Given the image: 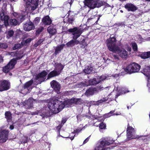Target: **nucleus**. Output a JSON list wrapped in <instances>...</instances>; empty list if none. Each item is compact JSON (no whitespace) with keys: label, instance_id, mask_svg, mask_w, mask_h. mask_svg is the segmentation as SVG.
<instances>
[{"label":"nucleus","instance_id":"1","mask_svg":"<svg viewBox=\"0 0 150 150\" xmlns=\"http://www.w3.org/2000/svg\"><path fill=\"white\" fill-rule=\"evenodd\" d=\"M82 102L79 98H72L65 100L64 103L58 99L53 98L48 103V107L52 113H57L59 112L65 106L69 107L74 104H80Z\"/></svg>","mask_w":150,"mask_h":150},{"label":"nucleus","instance_id":"2","mask_svg":"<svg viewBox=\"0 0 150 150\" xmlns=\"http://www.w3.org/2000/svg\"><path fill=\"white\" fill-rule=\"evenodd\" d=\"M116 40L114 37L110 38L106 41L107 46L109 50L114 52H117L120 56L125 58L127 55V52L124 49L120 50L116 45Z\"/></svg>","mask_w":150,"mask_h":150},{"label":"nucleus","instance_id":"3","mask_svg":"<svg viewBox=\"0 0 150 150\" xmlns=\"http://www.w3.org/2000/svg\"><path fill=\"white\" fill-rule=\"evenodd\" d=\"M69 31L72 32L73 35V39L70 40L66 44V45L68 47H73L75 45H77L80 43V41L77 40L78 38L82 33V32L81 29H78L74 28L73 29H70Z\"/></svg>","mask_w":150,"mask_h":150},{"label":"nucleus","instance_id":"4","mask_svg":"<svg viewBox=\"0 0 150 150\" xmlns=\"http://www.w3.org/2000/svg\"><path fill=\"white\" fill-rule=\"evenodd\" d=\"M83 2L85 6L92 9L99 8L103 5L106 7H110V5L100 0H85Z\"/></svg>","mask_w":150,"mask_h":150},{"label":"nucleus","instance_id":"5","mask_svg":"<svg viewBox=\"0 0 150 150\" xmlns=\"http://www.w3.org/2000/svg\"><path fill=\"white\" fill-rule=\"evenodd\" d=\"M113 143L112 141H106L105 139H102L96 145L94 150H109L110 149V147H106V146H109Z\"/></svg>","mask_w":150,"mask_h":150},{"label":"nucleus","instance_id":"6","mask_svg":"<svg viewBox=\"0 0 150 150\" xmlns=\"http://www.w3.org/2000/svg\"><path fill=\"white\" fill-rule=\"evenodd\" d=\"M140 68V66L136 63H133L129 64L126 68L125 71L127 72L131 73L138 72Z\"/></svg>","mask_w":150,"mask_h":150},{"label":"nucleus","instance_id":"7","mask_svg":"<svg viewBox=\"0 0 150 150\" xmlns=\"http://www.w3.org/2000/svg\"><path fill=\"white\" fill-rule=\"evenodd\" d=\"M106 79V77L104 75H103L100 77H98L97 78H94L89 81L88 84L87 82L85 83L82 82L81 83V86H87L89 85H94L99 83L101 81L105 80Z\"/></svg>","mask_w":150,"mask_h":150},{"label":"nucleus","instance_id":"8","mask_svg":"<svg viewBox=\"0 0 150 150\" xmlns=\"http://www.w3.org/2000/svg\"><path fill=\"white\" fill-rule=\"evenodd\" d=\"M22 57L20 58L18 57L16 58H14L11 60L8 64L7 65L3 68L4 72L7 73L12 69L14 67V65L16 63V60L20 59Z\"/></svg>","mask_w":150,"mask_h":150},{"label":"nucleus","instance_id":"9","mask_svg":"<svg viewBox=\"0 0 150 150\" xmlns=\"http://www.w3.org/2000/svg\"><path fill=\"white\" fill-rule=\"evenodd\" d=\"M38 0H29L26 4V8L29 11L35 10L38 6Z\"/></svg>","mask_w":150,"mask_h":150},{"label":"nucleus","instance_id":"10","mask_svg":"<svg viewBox=\"0 0 150 150\" xmlns=\"http://www.w3.org/2000/svg\"><path fill=\"white\" fill-rule=\"evenodd\" d=\"M127 137L129 139L136 138L137 137L136 135L134 129L128 125L127 129Z\"/></svg>","mask_w":150,"mask_h":150},{"label":"nucleus","instance_id":"11","mask_svg":"<svg viewBox=\"0 0 150 150\" xmlns=\"http://www.w3.org/2000/svg\"><path fill=\"white\" fill-rule=\"evenodd\" d=\"M6 10L5 6L3 7L0 13V16L1 20L4 21L5 25L7 26L8 25L9 17L8 16L5 15V12Z\"/></svg>","mask_w":150,"mask_h":150},{"label":"nucleus","instance_id":"12","mask_svg":"<svg viewBox=\"0 0 150 150\" xmlns=\"http://www.w3.org/2000/svg\"><path fill=\"white\" fill-rule=\"evenodd\" d=\"M47 73L45 71H43L36 76V79L38 83H40L43 81L46 78Z\"/></svg>","mask_w":150,"mask_h":150},{"label":"nucleus","instance_id":"13","mask_svg":"<svg viewBox=\"0 0 150 150\" xmlns=\"http://www.w3.org/2000/svg\"><path fill=\"white\" fill-rule=\"evenodd\" d=\"M8 130H3L0 132V142H5L7 139Z\"/></svg>","mask_w":150,"mask_h":150},{"label":"nucleus","instance_id":"14","mask_svg":"<svg viewBox=\"0 0 150 150\" xmlns=\"http://www.w3.org/2000/svg\"><path fill=\"white\" fill-rule=\"evenodd\" d=\"M51 87L55 91L58 93L60 89V84L56 81L53 80L50 83Z\"/></svg>","mask_w":150,"mask_h":150},{"label":"nucleus","instance_id":"15","mask_svg":"<svg viewBox=\"0 0 150 150\" xmlns=\"http://www.w3.org/2000/svg\"><path fill=\"white\" fill-rule=\"evenodd\" d=\"M35 27L33 23L31 22H30L25 24L23 25L24 30L25 31H29L33 30Z\"/></svg>","mask_w":150,"mask_h":150},{"label":"nucleus","instance_id":"16","mask_svg":"<svg viewBox=\"0 0 150 150\" xmlns=\"http://www.w3.org/2000/svg\"><path fill=\"white\" fill-rule=\"evenodd\" d=\"M125 7L129 11H133L137 9V7L131 4H127L125 6Z\"/></svg>","mask_w":150,"mask_h":150},{"label":"nucleus","instance_id":"17","mask_svg":"<svg viewBox=\"0 0 150 150\" xmlns=\"http://www.w3.org/2000/svg\"><path fill=\"white\" fill-rule=\"evenodd\" d=\"M23 105L25 106L26 108H30L33 106V100L30 98L27 100L25 101Z\"/></svg>","mask_w":150,"mask_h":150},{"label":"nucleus","instance_id":"18","mask_svg":"<svg viewBox=\"0 0 150 150\" xmlns=\"http://www.w3.org/2000/svg\"><path fill=\"white\" fill-rule=\"evenodd\" d=\"M54 67L55 70L59 73L64 68L63 66L60 63H55Z\"/></svg>","mask_w":150,"mask_h":150},{"label":"nucleus","instance_id":"19","mask_svg":"<svg viewBox=\"0 0 150 150\" xmlns=\"http://www.w3.org/2000/svg\"><path fill=\"white\" fill-rule=\"evenodd\" d=\"M3 86L2 87H4L3 91L8 89L10 88V83L8 81L4 80L1 81Z\"/></svg>","mask_w":150,"mask_h":150},{"label":"nucleus","instance_id":"20","mask_svg":"<svg viewBox=\"0 0 150 150\" xmlns=\"http://www.w3.org/2000/svg\"><path fill=\"white\" fill-rule=\"evenodd\" d=\"M42 22L46 25H49L51 23L52 21L48 16H46L44 17L42 20Z\"/></svg>","mask_w":150,"mask_h":150},{"label":"nucleus","instance_id":"21","mask_svg":"<svg viewBox=\"0 0 150 150\" xmlns=\"http://www.w3.org/2000/svg\"><path fill=\"white\" fill-rule=\"evenodd\" d=\"M58 72L54 69V70L50 72L48 75L47 79H49L54 76H55L59 74Z\"/></svg>","mask_w":150,"mask_h":150},{"label":"nucleus","instance_id":"22","mask_svg":"<svg viewBox=\"0 0 150 150\" xmlns=\"http://www.w3.org/2000/svg\"><path fill=\"white\" fill-rule=\"evenodd\" d=\"M47 31L50 34L53 35L56 32V29L53 26H50L48 27L47 28Z\"/></svg>","mask_w":150,"mask_h":150},{"label":"nucleus","instance_id":"23","mask_svg":"<svg viewBox=\"0 0 150 150\" xmlns=\"http://www.w3.org/2000/svg\"><path fill=\"white\" fill-rule=\"evenodd\" d=\"M96 90V88H90L86 91L85 94L87 96L93 95Z\"/></svg>","mask_w":150,"mask_h":150},{"label":"nucleus","instance_id":"24","mask_svg":"<svg viewBox=\"0 0 150 150\" xmlns=\"http://www.w3.org/2000/svg\"><path fill=\"white\" fill-rule=\"evenodd\" d=\"M64 46V44H62L58 46L55 49V53L57 54L60 51L63 49Z\"/></svg>","mask_w":150,"mask_h":150},{"label":"nucleus","instance_id":"25","mask_svg":"<svg viewBox=\"0 0 150 150\" xmlns=\"http://www.w3.org/2000/svg\"><path fill=\"white\" fill-rule=\"evenodd\" d=\"M142 58L145 59L150 57V52H144L141 55Z\"/></svg>","mask_w":150,"mask_h":150},{"label":"nucleus","instance_id":"26","mask_svg":"<svg viewBox=\"0 0 150 150\" xmlns=\"http://www.w3.org/2000/svg\"><path fill=\"white\" fill-rule=\"evenodd\" d=\"M33 82L32 81H30L26 83L24 86V89L25 90V91H29V90L28 89V88L32 84Z\"/></svg>","mask_w":150,"mask_h":150},{"label":"nucleus","instance_id":"27","mask_svg":"<svg viewBox=\"0 0 150 150\" xmlns=\"http://www.w3.org/2000/svg\"><path fill=\"white\" fill-rule=\"evenodd\" d=\"M93 69L92 67H88L87 68L84 69V72L87 74H90L92 72Z\"/></svg>","mask_w":150,"mask_h":150},{"label":"nucleus","instance_id":"28","mask_svg":"<svg viewBox=\"0 0 150 150\" xmlns=\"http://www.w3.org/2000/svg\"><path fill=\"white\" fill-rule=\"evenodd\" d=\"M5 115L6 118L8 120H10L11 119L12 117L11 114L10 112L8 111L6 112L5 113ZM9 121H8V122Z\"/></svg>","mask_w":150,"mask_h":150},{"label":"nucleus","instance_id":"29","mask_svg":"<svg viewBox=\"0 0 150 150\" xmlns=\"http://www.w3.org/2000/svg\"><path fill=\"white\" fill-rule=\"evenodd\" d=\"M10 23L13 25H16L18 23V22L15 19H13L10 20Z\"/></svg>","mask_w":150,"mask_h":150},{"label":"nucleus","instance_id":"30","mask_svg":"<svg viewBox=\"0 0 150 150\" xmlns=\"http://www.w3.org/2000/svg\"><path fill=\"white\" fill-rule=\"evenodd\" d=\"M34 38H28L26 39V40L23 41L21 42V43L22 45H26L28 43H30L31 41L33 40Z\"/></svg>","mask_w":150,"mask_h":150},{"label":"nucleus","instance_id":"31","mask_svg":"<svg viewBox=\"0 0 150 150\" xmlns=\"http://www.w3.org/2000/svg\"><path fill=\"white\" fill-rule=\"evenodd\" d=\"M108 99V98L107 97H105L103 98L102 99L98 100L96 103V105H98L102 103L103 102L106 101Z\"/></svg>","mask_w":150,"mask_h":150},{"label":"nucleus","instance_id":"32","mask_svg":"<svg viewBox=\"0 0 150 150\" xmlns=\"http://www.w3.org/2000/svg\"><path fill=\"white\" fill-rule=\"evenodd\" d=\"M137 38V41L140 43L142 42H145L146 40L144 39L140 35H138Z\"/></svg>","mask_w":150,"mask_h":150},{"label":"nucleus","instance_id":"33","mask_svg":"<svg viewBox=\"0 0 150 150\" xmlns=\"http://www.w3.org/2000/svg\"><path fill=\"white\" fill-rule=\"evenodd\" d=\"M8 47V45L6 44L0 43V48L6 49Z\"/></svg>","mask_w":150,"mask_h":150},{"label":"nucleus","instance_id":"34","mask_svg":"<svg viewBox=\"0 0 150 150\" xmlns=\"http://www.w3.org/2000/svg\"><path fill=\"white\" fill-rule=\"evenodd\" d=\"M132 46L134 51H136L137 50V45L136 43H132Z\"/></svg>","mask_w":150,"mask_h":150},{"label":"nucleus","instance_id":"35","mask_svg":"<svg viewBox=\"0 0 150 150\" xmlns=\"http://www.w3.org/2000/svg\"><path fill=\"white\" fill-rule=\"evenodd\" d=\"M114 112V111H111L109 113H108L106 114H105L104 116L105 117H110L112 115V114Z\"/></svg>","mask_w":150,"mask_h":150},{"label":"nucleus","instance_id":"36","mask_svg":"<svg viewBox=\"0 0 150 150\" xmlns=\"http://www.w3.org/2000/svg\"><path fill=\"white\" fill-rule=\"evenodd\" d=\"M106 127L105 124L103 122L101 123L100 124L99 127L101 129H105Z\"/></svg>","mask_w":150,"mask_h":150},{"label":"nucleus","instance_id":"37","mask_svg":"<svg viewBox=\"0 0 150 150\" xmlns=\"http://www.w3.org/2000/svg\"><path fill=\"white\" fill-rule=\"evenodd\" d=\"M125 89H124V88H122L121 89V91L120 93L118 95H116V98H117L118 97V96H119L121 94H124V93H127V92L125 91Z\"/></svg>","mask_w":150,"mask_h":150},{"label":"nucleus","instance_id":"38","mask_svg":"<svg viewBox=\"0 0 150 150\" xmlns=\"http://www.w3.org/2000/svg\"><path fill=\"white\" fill-rule=\"evenodd\" d=\"M44 28L43 27H41L38 29L36 31V33L37 34H39L43 30Z\"/></svg>","mask_w":150,"mask_h":150},{"label":"nucleus","instance_id":"39","mask_svg":"<svg viewBox=\"0 0 150 150\" xmlns=\"http://www.w3.org/2000/svg\"><path fill=\"white\" fill-rule=\"evenodd\" d=\"M14 34L13 31L12 30H10L8 32V35L10 37H12Z\"/></svg>","mask_w":150,"mask_h":150},{"label":"nucleus","instance_id":"40","mask_svg":"<svg viewBox=\"0 0 150 150\" xmlns=\"http://www.w3.org/2000/svg\"><path fill=\"white\" fill-rule=\"evenodd\" d=\"M40 20V18L39 17L36 18L34 20V23L35 24L39 23Z\"/></svg>","mask_w":150,"mask_h":150},{"label":"nucleus","instance_id":"41","mask_svg":"<svg viewBox=\"0 0 150 150\" xmlns=\"http://www.w3.org/2000/svg\"><path fill=\"white\" fill-rule=\"evenodd\" d=\"M24 17L23 16H20L18 17V20L21 22H22L24 19Z\"/></svg>","mask_w":150,"mask_h":150},{"label":"nucleus","instance_id":"42","mask_svg":"<svg viewBox=\"0 0 150 150\" xmlns=\"http://www.w3.org/2000/svg\"><path fill=\"white\" fill-rule=\"evenodd\" d=\"M145 69H147V75H150V67H147L146 68L144 69V70Z\"/></svg>","mask_w":150,"mask_h":150},{"label":"nucleus","instance_id":"43","mask_svg":"<svg viewBox=\"0 0 150 150\" xmlns=\"http://www.w3.org/2000/svg\"><path fill=\"white\" fill-rule=\"evenodd\" d=\"M82 130V129H78L74 130V132L72 133L71 134H72V135H74V133H78Z\"/></svg>","mask_w":150,"mask_h":150},{"label":"nucleus","instance_id":"44","mask_svg":"<svg viewBox=\"0 0 150 150\" xmlns=\"http://www.w3.org/2000/svg\"><path fill=\"white\" fill-rule=\"evenodd\" d=\"M3 84H2L1 81H0V91H3V89H4V87H2Z\"/></svg>","mask_w":150,"mask_h":150},{"label":"nucleus","instance_id":"45","mask_svg":"<svg viewBox=\"0 0 150 150\" xmlns=\"http://www.w3.org/2000/svg\"><path fill=\"white\" fill-rule=\"evenodd\" d=\"M3 84H2L1 81H0V91H3V89H4V87H2Z\"/></svg>","mask_w":150,"mask_h":150},{"label":"nucleus","instance_id":"46","mask_svg":"<svg viewBox=\"0 0 150 150\" xmlns=\"http://www.w3.org/2000/svg\"><path fill=\"white\" fill-rule=\"evenodd\" d=\"M43 40L42 39H40L37 42L36 45H39L40 44L41 42H43Z\"/></svg>","mask_w":150,"mask_h":150},{"label":"nucleus","instance_id":"47","mask_svg":"<svg viewBox=\"0 0 150 150\" xmlns=\"http://www.w3.org/2000/svg\"><path fill=\"white\" fill-rule=\"evenodd\" d=\"M82 45L81 47L83 48H84L85 47L87 46V44L86 43L83 42L82 43Z\"/></svg>","mask_w":150,"mask_h":150},{"label":"nucleus","instance_id":"48","mask_svg":"<svg viewBox=\"0 0 150 150\" xmlns=\"http://www.w3.org/2000/svg\"><path fill=\"white\" fill-rule=\"evenodd\" d=\"M90 136H89V137H87L85 140L83 142V144H85L88 141L89 139L90 138Z\"/></svg>","mask_w":150,"mask_h":150},{"label":"nucleus","instance_id":"49","mask_svg":"<svg viewBox=\"0 0 150 150\" xmlns=\"http://www.w3.org/2000/svg\"><path fill=\"white\" fill-rule=\"evenodd\" d=\"M74 19L73 18H69L68 19L69 22L70 23H72V22L74 21Z\"/></svg>","mask_w":150,"mask_h":150},{"label":"nucleus","instance_id":"50","mask_svg":"<svg viewBox=\"0 0 150 150\" xmlns=\"http://www.w3.org/2000/svg\"><path fill=\"white\" fill-rule=\"evenodd\" d=\"M112 56V58H114L116 60L119 59V58L117 55H113Z\"/></svg>","mask_w":150,"mask_h":150},{"label":"nucleus","instance_id":"51","mask_svg":"<svg viewBox=\"0 0 150 150\" xmlns=\"http://www.w3.org/2000/svg\"><path fill=\"white\" fill-rule=\"evenodd\" d=\"M66 121H67L66 119V118H64L62 119V123L64 124L66 122Z\"/></svg>","mask_w":150,"mask_h":150},{"label":"nucleus","instance_id":"52","mask_svg":"<svg viewBox=\"0 0 150 150\" xmlns=\"http://www.w3.org/2000/svg\"><path fill=\"white\" fill-rule=\"evenodd\" d=\"M9 128L11 130H12L14 128V126L13 125H11L10 126Z\"/></svg>","mask_w":150,"mask_h":150},{"label":"nucleus","instance_id":"53","mask_svg":"<svg viewBox=\"0 0 150 150\" xmlns=\"http://www.w3.org/2000/svg\"><path fill=\"white\" fill-rule=\"evenodd\" d=\"M3 62V59L2 57H0V63Z\"/></svg>","mask_w":150,"mask_h":150},{"label":"nucleus","instance_id":"54","mask_svg":"<svg viewBox=\"0 0 150 150\" xmlns=\"http://www.w3.org/2000/svg\"><path fill=\"white\" fill-rule=\"evenodd\" d=\"M61 126H58L57 127V129H58V131H59V129H60L61 128Z\"/></svg>","mask_w":150,"mask_h":150},{"label":"nucleus","instance_id":"55","mask_svg":"<svg viewBox=\"0 0 150 150\" xmlns=\"http://www.w3.org/2000/svg\"><path fill=\"white\" fill-rule=\"evenodd\" d=\"M75 136V135H74V136L73 137L71 136L70 137V138L72 140H73V139H74V136Z\"/></svg>","mask_w":150,"mask_h":150},{"label":"nucleus","instance_id":"56","mask_svg":"<svg viewBox=\"0 0 150 150\" xmlns=\"http://www.w3.org/2000/svg\"><path fill=\"white\" fill-rule=\"evenodd\" d=\"M17 13H14L13 14V15L15 16H16L17 15Z\"/></svg>","mask_w":150,"mask_h":150},{"label":"nucleus","instance_id":"57","mask_svg":"<svg viewBox=\"0 0 150 150\" xmlns=\"http://www.w3.org/2000/svg\"><path fill=\"white\" fill-rule=\"evenodd\" d=\"M2 25H0V32H1V28H2Z\"/></svg>","mask_w":150,"mask_h":150},{"label":"nucleus","instance_id":"58","mask_svg":"<svg viewBox=\"0 0 150 150\" xmlns=\"http://www.w3.org/2000/svg\"><path fill=\"white\" fill-rule=\"evenodd\" d=\"M118 76V74H116L115 75V76H114V77H117Z\"/></svg>","mask_w":150,"mask_h":150},{"label":"nucleus","instance_id":"59","mask_svg":"<svg viewBox=\"0 0 150 150\" xmlns=\"http://www.w3.org/2000/svg\"><path fill=\"white\" fill-rule=\"evenodd\" d=\"M18 47H17L16 46L15 47V48H13V49H14V50L16 49L17 48H18Z\"/></svg>","mask_w":150,"mask_h":150},{"label":"nucleus","instance_id":"60","mask_svg":"<svg viewBox=\"0 0 150 150\" xmlns=\"http://www.w3.org/2000/svg\"><path fill=\"white\" fill-rule=\"evenodd\" d=\"M24 1L26 2V3H27V2L29 0H23Z\"/></svg>","mask_w":150,"mask_h":150},{"label":"nucleus","instance_id":"61","mask_svg":"<svg viewBox=\"0 0 150 150\" xmlns=\"http://www.w3.org/2000/svg\"><path fill=\"white\" fill-rule=\"evenodd\" d=\"M18 0H11V1H17Z\"/></svg>","mask_w":150,"mask_h":150},{"label":"nucleus","instance_id":"62","mask_svg":"<svg viewBox=\"0 0 150 150\" xmlns=\"http://www.w3.org/2000/svg\"><path fill=\"white\" fill-rule=\"evenodd\" d=\"M116 89L117 90H118L119 89L118 88V87L117 88H116Z\"/></svg>","mask_w":150,"mask_h":150},{"label":"nucleus","instance_id":"63","mask_svg":"<svg viewBox=\"0 0 150 150\" xmlns=\"http://www.w3.org/2000/svg\"><path fill=\"white\" fill-rule=\"evenodd\" d=\"M120 12L121 13H123V11L122 10H120Z\"/></svg>","mask_w":150,"mask_h":150},{"label":"nucleus","instance_id":"64","mask_svg":"<svg viewBox=\"0 0 150 150\" xmlns=\"http://www.w3.org/2000/svg\"><path fill=\"white\" fill-rule=\"evenodd\" d=\"M131 49L130 48V49H129V51H131Z\"/></svg>","mask_w":150,"mask_h":150}]
</instances>
